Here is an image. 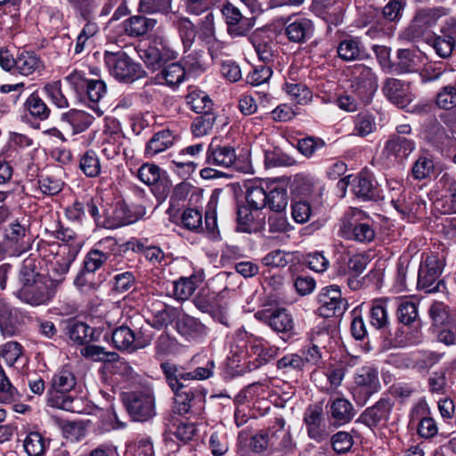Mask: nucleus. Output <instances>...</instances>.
<instances>
[{
    "label": "nucleus",
    "mask_w": 456,
    "mask_h": 456,
    "mask_svg": "<svg viewBox=\"0 0 456 456\" xmlns=\"http://www.w3.org/2000/svg\"><path fill=\"white\" fill-rule=\"evenodd\" d=\"M77 379L69 367L59 370L52 378L47 390V405L67 411H75L74 400L69 393L75 388Z\"/></svg>",
    "instance_id": "f257e3e1"
},
{
    "label": "nucleus",
    "mask_w": 456,
    "mask_h": 456,
    "mask_svg": "<svg viewBox=\"0 0 456 456\" xmlns=\"http://www.w3.org/2000/svg\"><path fill=\"white\" fill-rule=\"evenodd\" d=\"M38 251L48 264L49 271L53 273V275L63 278L71 263L75 260L78 253V248L77 245L57 241L42 242L38 247Z\"/></svg>",
    "instance_id": "f03ea898"
},
{
    "label": "nucleus",
    "mask_w": 456,
    "mask_h": 456,
    "mask_svg": "<svg viewBox=\"0 0 456 456\" xmlns=\"http://www.w3.org/2000/svg\"><path fill=\"white\" fill-rule=\"evenodd\" d=\"M445 266L444 257L438 254L422 255L418 272L417 287L427 293L444 292L446 285L440 279Z\"/></svg>",
    "instance_id": "7ed1b4c3"
},
{
    "label": "nucleus",
    "mask_w": 456,
    "mask_h": 456,
    "mask_svg": "<svg viewBox=\"0 0 456 456\" xmlns=\"http://www.w3.org/2000/svg\"><path fill=\"white\" fill-rule=\"evenodd\" d=\"M371 220L361 209L351 208L341 219L340 233L346 240L360 243L374 240L376 232Z\"/></svg>",
    "instance_id": "20e7f679"
},
{
    "label": "nucleus",
    "mask_w": 456,
    "mask_h": 456,
    "mask_svg": "<svg viewBox=\"0 0 456 456\" xmlns=\"http://www.w3.org/2000/svg\"><path fill=\"white\" fill-rule=\"evenodd\" d=\"M103 61L111 77L122 83H133L146 77L142 65L124 51L104 53Z\"/></svg>",
    "instance_id": "39448f33"
},
{
    "label": "nucleus",
    "mask_w": 456,
    "mask_h": 456,
    "mask_svg": "<svg viewBox=\"0 0 456 456\" xmlns=\"http://www.w3.org/2000/svg\"><path fill=\"white\" fill-rule=\"evenodd\" d=\"M63 278L53 275V278L37 280L36 282L21 285L15 297L22 303L31 306L48 305L56 294V287Z\"/></svg>",
    "instance_id": "423d86ee"
},
{
    "label": "nucleus",
    "mask_w": 456,
    "mask_h": 456,
    "mask_svg": "<svg viewBox=\"0 0 456 456\" xmlns=\"http://www.w3.org/2000/svg\"><path fill=\"white\" fill-rule=\"evenodd\" d=\"M419 300L411 296H401V334L405 346L419 344L421 340L420 320L418 318Z\"/></svg>",
    "instance_id": "0eeeda50"
},
{
    "label": "nucleus",
    "mask_w": 456,
    "mask_h": 456,
    "mask_svg": "<svg viewBox=\"0 0 456 456\" xmlns=\"http://www.w3.org/2000/svg\"><path fill=\"white\" fill-rule=\"evenodd\" d=\"M351 88L360 102L368 105L371 102L378 89V80L372 69L363 64L355 65L351 70Z\"/></svg>",
    "instance_id": "6e6552de"
},
{
    "label": "nucleus",
    "mask_w": 456,
    "mask_h": 456,
    "mask_svg": "<svg viewBox=\"0 0 456 456\" xmlns=\"http://www.w3.org/2000/svg\"><path fill=\"white\" fill-rule=\"evenodd\" d=\"M124 406L134 421L145 422L155 414V397L150 391H134L123 396Z\"/></svg>",
    "instance_id": "1a4fd4ad"
},
{
    "label": "nucleus",
    "mask_w": 456,
    "mask_h": 456,
    "mask_svg": "<svg viewBox=\"0 0 456 456\" xmlns=\"http://www.w3.org/2000/svg\"><path fill=\"white\" fill-rule=\"evenodd\" d=\"M319 307L317 312L323 318L340 317L346 311L348 304L342 297L337 285L325 287L318 295Z\"/></svg>",
    "instance_id": "9d476101"
},
{
    "label": "nucleus",
    "mask_w": 456,
    "mask_h": 456,
    "mask_svg": "<svg viewBox=\"0 0 456 456\" xmlns=\"http://www.w3.org/2000/svg\"><path fill=\"white\" fill-rule=\"evenodd\" d=\"M221 12L226 24L227 34L232 38L246 37L255 26L254 17L244 16L240 9L230 2L223 4Z\"/></svg>",
    "instance_id": "9b49d317"
},
{
    "label": "nucleus",
    "mask_w": 456,
    "mask_h": 456,
    "mask_svg": "<svg viewBox=\"0 0 456 456\" xmlns=\"http://www.w3.org/2000/svg\"><path fill=\"white\" fill-rule=\"evenodd\" d=\"M354 383L353 396L357 404L364 405L379 388L378 370L372 366L362 367L354 377Z\"/></svg>",
    "instance_id": "f8f14e48"
},
{
    "label": "nucleus",
    "mask_w": 456,
    "mask_h": 456,
    "mask_svg": "<svg viewBox=\"0 0 456 456\" xmlns=\"http://www.w3.org/2000/svg\"><path fill=\"white\" fill-rule=\"evenodd\" d=\"M282 417H276L271 427L270 456H289L296 452L289 428Z\"/></svg>",
    "instance_id": "ddd939ff"
},
{
    "label": "nucleus",
    "mask_w": 456,
    "mask_h": 456,
    "mask_svg": "<svg viewBox=\"0 0 456 456\" xmlns=\"http://www.w3.org/2000/svg\"><path fill=\"white\" fill-rule=\"evenodd\" d=\"M174 393L173 410L179 415L199 414L204 405V395L196 387H186Z\"/></svg>",
    "instance_id": "4468645a"
},
{
    "label": "nucleus",
    "mask_w": 456,
    "mask_h": 456,
    "mask_svg": "<svg viewBox=\"0 0 456 456\" xmlns=\"http://www.w3.org/2000/svg\"><path fill=\"white\" fill-rule=\"evenodd\" d=\"M303 420L310 439L316 443H322L329 439V427L325 421L322 406L314 404L307 407Z\"/></svg>",
    "instance_id": "2eb2a0df"
},
{
    "label": "nucleus",
    "mask_w": 456,
    "mask_h": 456,
    "mask_svg": "<svg viewBox=\"0 0 456 456\" xmlns=\"http://www.w3.org/2000/svg\"><path fill=\"white\" fill-rule=\"evenodd\" d=\"M237 231L245 233H256L264 230L265 216L262 211L239 204L236 210Z\"/></svg>",
    "instance_id": "dca6fc26"
},
{
    "label": "nucleus",
    "mask_w": 456,
    "mask_h": 456,
    "mask_svg": "<svg viewBox=\"0 0 456 456\" xmlns=\"http://www.w3.org/2000/svg\"><path fill=\"white\" fill-rule=\"evenodd\" d=\"M256 316L277 333L289 334L294 327L292 316L285 308H269Z\"/></svg>",
    "instance_id": "f3484780"
},
{
    "label": "nucleus",
    "mask_w": 456,
    "mask_h": 456,
    "mask_svg": "<svg viewBox=\"0 0 456 456\" xmlns=\"http://www.w3.org/2000/svg\"><path fill=\"white\" fill-rule=\"evenodd\" d=\"M399 314V297H380L371 303L370 311V323L377 329H385L388 324V311Z\"/></svg>",
    "instance_id": "a211bd4d"
},
{
    "label": "nucleus",
    "mask_w": 456,
    "mask_h": 456,
    "mask_svg": "<svg viewBox=\"0 0 456 456\" xmlns=\"http://www.w3.org/2000/svg\"><path fill=\"white\" fill-rule=\"evenodd\" d=\"M327 412L336 426L349 423L356 412L352 403L343 396L330 397L326 405Z\"/></svg>",
    "instance_id": "6ab92c4d"
},
{
    "label": "nucleus",
    "mask_w": 456,
    "mask_h": 456,
    "mask_svg": "<svg viewBox=\"0 0 456 456\" xmlns=\"http://www.w3.org/2000/svg\"><path fill=\"white\" fill-rule=\"evenodd\" d=\"M314 32V25L309 19L297 17L289 19L284 27V35L289 42L304 44L310 39Z\"/></svg>",
    "instance_id": "aec40b11"
},
{
    "label": "nucleus",
    "mask_w": 456,
    "mask_h": 456,
    "mask_svg": "<svg viewBox=\"0 0 456 456\" xmlns=\"http://www.w3.org/2000/svg\"><path fill=\"white\" fill-rule=\"evenodd\" d=\"M19 309L0 297V331L4 337L11 338L19 334Z\"/></svg>",
    "instance_id": "412c9836"
},
{
    "label": "nucleus",
    "mask_w": 456,
    "mask_h": 456,
    "mask_svg": "<svg viewBox=\"0 0 456 456\" xmlns=\"http://www.w3.org/2000/svg\"><path fill=\"white\" fill-rule=\"evenodd\" d=\"M392 410L388 399H380L375 405L367 408L360 416L359 420L370 428L383 426L387 423Z\"/></svg>",
    "instance_id": "4be33fe9"
},
{
    "label": "nucleus",
    "mask_w": 456,
    "mask_h": 456,
    "mask_svg": "<svg viewBox=\"0 0 456 456\" xmlns=\"http://www.w3.org/2000/svg\"><path fill=\"white\" fill-rule=\"evenodd\" d=\"M160 370H162L166 382L172 392L186 388V387H188L186 382L191 381L192 376L190 371H187L182 365L165 362L160 363Z\"/></svg>",
    "instance_id": "5701e85b"
},
{
    "label": "nucleus",
    "mask_w": 456,
    "mask_h": 456,
    "mask_svg": "<svg viewBox=\"0 0 456 456\" xmlns=\"http://www.w3.org/2000/svg\"><path fill=\"white\" fill-rule=\"evenodd\" d=\"M437 186L444 192L442 199L436 201L437 207L441 206L444 214L456 213V180L453 175L447 172L443 173Z\"/></svg>",
    "instance_id": "b1692460"
},
{
    "label": "nucleus",
    "mask_w": 456,
    "mask_h": 456,
    "mask_svg": "<svg viewBox=\"0 0 456 456\" xmlns=\"http://www.w3.org/2000/svg\"><path fill=\"white\" fill-rule=\"evenodd\" d=\"M258 59L264 63H271L273 61L275 44L271 35L264 29L255 30L248 37Z\"/></svg>",
    "instance_id": "393cba45"
},
{
    "label": "nucleus",
    "mask_w": 456,
    "mask_h": 456,
    "mask_svg": "<svg viewBox=\"0 0 456 456\" xmlns=\"http://www.w3.org/2000/svg\"><path fill=\"white\" fill-rule=\"evenodd\" d=\"M236 160L235 149L229 145H216L211 142L206 153V164L220 167H230Z\"/></svg>",
    "instance_id": "a878e982"
},
{
    "label": "nucleus",
    "mask_w": 456,
    "mask_h": 456,
    "mask_svg": "<svg viewBox=\"0 0 456 456\" xmlns=\"http://www.w3.org/2000/svg\"><path fill=\"white\" fill-rule=\"evenodd\" d=\"M177 332L187 340H196L207 335L206 326L197 318L187 314H179L175 322Z\"/></svg>",
    "instance_id": "bb28decb"
},
{
    "label": "nucleus",
    "mask_w": 456,
    "mask_h": 456,
    "mask_svg": "<svg viewBox=\"0 0 456 456\" xmlns=\"http://www.w3.org/2000/svg\"><path fill=\"white\" fill-rule=\"evenodd\" d=\"M113 346L119 351L133 352L142 348L145 344L136 338L134 330L126 325L115 328L111 333Z\"/></svg>",
    "instance_id": "cd10ccee"
},
{
    "label": "nucleus",
    "mask_w": 456,
    "mask_h": 456,
    "mask_svg": "<svg viewBox=\"0 0 456 456\" xmlns=\"http://www.w3.org/2000/svg\"><path fill=\"white\" fill-rule=\"evenodd\" d=\"M28 221L22 218L21 220H14L12 222L4 232V239L10 241L22 252L28 249L29 246V234Z\"/></svg>",
    "instance_id": "c85d7f7f"
},
{
    "label": "nucleus",
    "mask_w": 456,
    "mask_h": 456,
    "mask_svg": "<svg viewBox=\"0 0 456 456\" xmlns=\"http://www.w3.org/2000/svg\"><path fill=\"white\" fill-rule=\"evenodd\" d=\"M44 68V61L36 53L25 50L18 52L14 73L28 77L39 74Z\"/></svg>",
    "instance_id": "c756f323"
},
{
    "label": "nucleus",
    "mask_w": 456,
    "mask_h": 456,
    "mask_svg": "<svg viewBox=\"0 0 456 456\" xmlns=\"http://www.w3.org/2000/svg\"><path fill=\"white\" fill-rule=\"evenodd\" d=\"M107 94V86L102 79H89L85 92L79 97L81 101H88L89 107L98 115L102 116L103 111L99 107V102Z\"/></svg>",
    "instance_id": "7c9ffc66"
},
{
    "label": "nucleus",
    "mask_w": 456,
    "mask_h": 456,
    "mask_svg": "<svg viewBox=\"0 0 456 456\" xmlns=\"http://www.w3.org/2000/svg\"><path fill=\"white\" fill-rule=\"evenodd\" d=\"M26 117L37 121H45L51 116V109L37 90L30 94L23 104Z\"/></svg>",
    "instance_id": "2f4dec72"
},
{
    "label": "nucleus",
    "mask_w": 456,
    "mask_h": 456,
    "mask_svg": "<svg viewBox=\"0 0 456 456\" xmlns=\"http://www.w3.org/2000/svg\"><path fill=\"white\" fill-rule=\"evenodd\" d=\"M111 205L104 204L101 198H93L86 203V211L94 218L97 227L113 229Z\"/></svg>",
    "instance_id": "473e14b6"
},
{
    "label": "nucleus",
    "mask_w": 456,
    "mask_h": 456,
    "mask_svg": "<svg viewBox=\"0 0 456 456\" xmlns=\"http://www.w3.org/2000/svg\"><path fill=\"white\" fill-rule=\"evenodd\" d=\"M338 56L345 61L362 60L366 56L365 47L360 37H348L337 46Z\"/></svg>",
    "instance_id": "72a5a7b5"
},
{
    "label": "nucleus",
    "mask_w": 456,
    "mask_h": 456,
    "mask_svg": "<svg viewBox=\"0 0 456 456\" xmlns=\"http://www.w3.org/2000/svg\"><path fill=\"white\" fill-rule=\"evenodd\" d=\"M175 135L170 129H162L156 132L148 141L144 150L146 158H153L173 146Z\"/></svg>",
    "instance_id": "f704fd0d"
},
{
    "label": "nucleus",
    "mask_w": 456,
    "mask_h": 456,
    "mask_svg": "<svg viewBox=\"0 0 456 456\" xmlns=\"http://www.w3.org/2000/svg\"><path fill=\"white\" fill-rule=\"evenodd\" d=\"M126 136L121 131L106 132L102 143V153L109 160H115L126 149L123 148Z\"/></svg>",
    "instance_id": "c9c22d12"
},
{
    "label": "nucleus",
    "mask_w": 456,
    "mask_h": 456,
    "mask_svg": "<svg viewBox=\"0 0 456 456\" xmlns=\"http://www.w3.org/2000/svg\"><path fill=\"white\" fill-rule=\"evenodd\" d=\"M289 201L288 191L284 184L277 182L267 183L266 206L273 212H283Z\"/></svg>",
    "instance_id": "e433bc0d"
},
{
    "label": "nucleus",
    "mask_w": 456,
    "mask_h": 456,
    "mask_svg": "<svg viewBox=\"0 0 456 456\" xmlns=\"http://www.w3.org/2000/svg\"><path fill=\"white\" fill-rule=\"evenodd\" d=\"M156 24L157 20L155 19L134 15L124 20L122 22V28L126 35L132 37H138L152 30Z\"/></svg>",
    "instance_id": "4c0bfd02"
},
{
    "label": "nucleus",
    "mask_w": 456,
    "mask_h": 456,
    "mask_svg": "<svg viewBox=\"0 0 456 456\" xmlns=\"http://www.w3.org/2000/svg\"><path fill=\"white\" fill-rule=\"evenodd\" d=\"M353 191L363 200H373L379 197V189L367 173H360L353 178Z\"/></svg>",
    "instance_id": "58836bf2"
},
{
    "label": "nucleus",
    "mask_w": 456,
    "mask_h": 456,
    "mask_svg": "<svg viewBox=\"0 0 456 456\" xmlns=\"http://www.w3.org/2000/svg\"><path fill=\"white\" fill-rule=\"evenodd\" d=\"M61 120L71 126L73 134H80L89 128L94 118L84 110L73 109L62 113Z\"/></svg>",
    "instance_id": "ea45409f"
},
{
    "label": "nucleus",
    "mask_w": 456,
    "mask_h": 456,
    "mask_svg": "<svg viewBox=\"0 0 456 456\" xmlns=\"http://www.w3.org/2000/svg\"><path fill=\"white\" fill-rule=\"evenodd\" d=\"M40 260L31 256L23 260L19 273L20 286L28 284V282H36L37 280L49 278L40 272Z\"/></svg>",
    "instance_id": "a19ab883"
},
{
    "label": "nucleus",
    "mask_w": 456,
    "mask_h": 456,
    "mask_svg": "<svg viewBox=\"0 0 456 456\" xmlns=\"http://www.w3.org/2000/svg\"><path fill=\"white\" fill-rule=\"evenodd\" d=\"M173 27L177 30L184 50L190 49L196 38V28L190 18L176 15L172 20Z\"/></svg>",
    "instance_id": "79ce46f5"
},
{
    "label": "nucleus",
    "mask_w": 456,
    "mask_h": 456,
    "mask_svg": "<svg viewBox=\"0 0 456 456\" xmlns=\"http://www.w3.org/2000/svg\"><path fill=\"white\" fill-rule=\"evenodd\" d=\"M79 170L88 178L98 177L102 173V165L97 152L86 150L79 156Z\"/></svg>",
    "instance_id": "37998d69"
},
{
    "label": "nucleus",
    "mask_w": 456,
    "mask_h": 456,
    "mask_svg": "<svg viewBox=\"0 0 456 456\" xmlns=\"http://www.w3.org/2000/svg\"><path fill=\"white\" fill-rule=\"evenodd\" d=\"M282 89L289 99L297 104L306 105L313 100V93L305 84L295 81L286 82Z\"/></svg>",
    "instance_id": "c03bdc74"
},
{
    "label": "nucleus",
    "mask_w": 456,
    "mask_h": 456,
    "mask_svg": "<svg viewBox=\"0 0 456 456\" xmlns=\"http://www.w3.org/2000/svg\"><path fill=\"white\" fill-rule=\"evenodd\" d=\"M414 78H410L406 75L404 77L401 78V109H405L407 112H415L417 110V106L414 105L412 107L410 106L413 99L415 98L414 94V84L417 82L422 81V77L420 74L415 73Z\"/></svg>",
    "instance_id": "a18cd8bd"
},
{
    "label": "nucleus",
    "mask_w": 456,
    "mask_h": 456,
    "mask_svg": "<svg viewBox=\"0 0 456 456\" xmlns=\"http://www.w3.org/2000/svg\"><path fill=\"white\" fill-rule=\"evenodd\" d=\"M186 104L198 114L212 111L213 102L208 94L201 90L192 89L185 96Z\"/></svg>",
    "instance_id": "49530a36"
},
{
    "label": "nucleus",
    "mask_w": 456,
    "mask_h": 456,
    "mask_svg": "<svg viewBox=\"0 0 456 456\" xmlns=\"http://www.w3.org/2000/svg\"><path fill=\"white\" fill-rule=\"evenodd\" d=\"M201 280L197 275L181 277L173 283V293L177 300L188 299L196 290Z\"/></svg>",
    "instance_id": "de8ad7c7"
},
{
    "label": "nucleus",
    "mask_w": 456,
    "mask_h": 456,
    "mask_svg": "<svg viewBox=\"0 0 456 456\" xmlns=\"http://www.w3.org/2000/svg\"><path fill=\"white\" fill-rule=\"evenodd\" d=\"M95 247V249L100 251V253H102L103 256L108 260V263L113 268V270H119L117 265L118 264V254L120 251V248L115 238L105 237L100 240L96 243ZM120 269L122 268L120 267Z\"/></svg>",
    "instance_id": "09e8293b"
},
{
    "label": "nucleus",
    "mask_w": 456,
    "mask_h": 456,
    "mask_svg": "<svg viewBox=\"0 0 456 456\" xmlns=\"http://www.w3.org/2000/svg\"><path fill=\"white\" fill-rule=\"evenodd\" d=\"M66 330L69 338L77 345H86L92 338V328L83 322H69Z\"/></svg>",
    "instance_id": "8fccbe9b"
},
{
    "label": "nucleus",
    "mask_w": 456,
    "mask_h": 456,
    "mask_svg": "<svg viewBox=\"0 0 456 456\" xmlns=\"http://www.w3.org/2000/svg\"><path fill=\"white\" fill-rule=\"evenodd\" d=\"M346 12V4L343 0L332 2L331 6L317 14L328 25V31H331V27H338L343 23Z\"/></svg>",
    "instance_id": "3c124183"
},
{
    "label": "nucleus",
    "mask_w": 456,
    "mask_h": 456,
    "mask_svg": "<svg viewBox=\"0 0 456 456\" xmlns=\"http://www.w3.org/2000/svg\"><path fill=\"white\" fill-rule=\"evenodd\" d=\"M159 308L152 314L151 326L157 330L167 327L179 317L178 310L170 305L159 303Z\"/></svg>",
    "instance_id": "603ef678"
},
{
    "label": "nucleus",
    "mask_w": 456,
    "mask_h": 456,
    "mask_svg": "<svg viewBox=\"0 0 456 456\" xmlns=\"http://www.w3.org/2000/svg\"><path fill=\"white\" fill-rule=\"evenodd\" d=\"M185 77V69L178 62L170 63L163 68L161 72L157 75L156 79L169 86H176L183 81Z\"/></svg>",
    "instance_id": "864d4df0"
},
{
    "label": "nucleus",
    "mask_w": 456,
    "mask_h": 456,
    "mask_svg": "<svg viewBox=\"0 0 456 456\" xmlns=\"http://www.w3.org/2000/svg\"><path fill=\"white\" fill-rule=\"evenodd\" d=\"M216 120V113L212 111L200 114L191 125V130L194 136L201 137L211 132Z\"/></svg>",
    "instance_id": "5fc2aeb1"
},
{
    "label": "nucleus",
    "mask_w": 456,
    "mask_h": 456,
    "mask_svg": "<svg viewBox=\"0 0 456 456\" xmlns=\"http://www.w3.org/2000/svg\"><path fill=\"white\" fill-rule=\"evenodd\" d=\"M24 348L17 341H8L0 346V357L9 367L15 366L22 358Z\"/></svg>",
    "instance_id": "6e6d98bb"
},
{
    "label": "nucleus",
    "mask_w": 456,
    "mask_h": 456,
    "mask_svg": "<svg viewBox=\"0 0 456 456\" xmlns=\"http://www.w3.org/2000/svg\"><path fill=\"white\" fill-rule=\"evenodd\" d=\"M267 185H250L246 191V204L262 211L266 207Z\"/></svg>",
    "instance_id": "4d7b16f0"
},
{
    "label": "nucleus",
    "mask_w": 456,
    "mask_h": 456,
    "mask_svg": "<svg viewBox=\"0 0 456 456\" xmlns=\"http://www.w3.org/2000/svg\"><path fill=\"white\" fill-rule=\"evenodd\" d=\"M42 92L57 108H69V100L62 93L61 81H54L45 84L42 88Z\"/></svg>",
    "instance_id": "13d9d810"
},
{
    "label": "nucleus",
    "mask_w": 456,
    "mask_h": 456,
    "mask_svg": "<svg viewBox=\"0 0 456 456\" xmlns=\"http://www.w3.org/2000/svg\"><path fill=\"white\" fill-rule=\"evenodd\" d=\"M271 444V427L267 429L261 430L253 436L249 441L251 451L261 456H270Z\"/></svg>",
    "instance_id": "bf43d9fd"
},
{
    "label": "nucleus",
    "mask_w": 456,
    "mask_h": 456,
    "mask_svg": "<svg viewBox=\"0 0 456 456\" xmlns=\"http://www.w3.org/2000/svg\"><path fill=\"white\" fill-rule=\"evenodd\" d=\"M64 183L54 175L41 174L37 177L40 191L47 196H54L62 191Z\"/></svg>",
    "instance_id": "052dcab7"
},
{
    "label": "nucleus",
    "mask_w": 456,
    "mask_h": 456,
    "mask_svg": "<svg viewBox=\"0 0 456 456\" xmlns=\"http://www.w3.org/2000/svg\"><path fill=\"white\" fill-rule=\"evenodd\" d=\"M115 7L117 8L113 12L110 21L118 20L129 13L126 0H103L99 16H108Z\"/></svg>",
    "instance_id": "680f3d73"
},
{
    "label": "nucleus",
    "mask_w": 456,
    "mask_h": 456,
    "mask_svg": "<svg viewBox=\"0 0 456 456\" xmlns=\"http://www.w3.org/2000/svg\"><path fill=\"white\" fill-rule=\"evenodd\" d=\"M173 0H140L138 9L141 12L167 15L172 12Z\"/></svg>",
    "instance_id": "e2e57ef3"
},
{
    "label": "nucleus",
    "mask_w": 456,
    "mask_h": 456,
    "mask_svg": "<svg viewBox=\"0 0 456 456\" xmlns=\"http://www.w3.org/2000/svg\"><path fill=\"white\" fill-rule=\"evenodd\" d=\"M398 158L399 137L394 134L385 143L381 153V160L385 166L390 167H395L398 163Z\"/></svg>",
    "instance_id": "0e129e2a"
},
{
    "label": "nucleus",
    "mask_w": 456,
    "mask_h": 456,
    "mask_svg": "<svg viewBox=\"0 0 456 456\" xmlns=\"http://www.w3.org/2000/svg\"><path fill=\"white\" fill-rule=\"evenodd\" d=\"M82 354L87 358L98 362H118L119 355L115 352H108L104 347L89 345L82 349Z\"/></svg>",
    "instance_id": "69168bd1"
},
{
    "label": "nucleus",
    "mask_w": 456,
    "mask_h": 456,
    "mask_svg": "<svg viewBox=\"0 0 456 456\" xmlns=\"http://www.w3.org/2000/svg\"><path fill=\"white\" fill-rule=\"evenodd\" d=\"M23 446L29 456H41L45 449V440L38 432H30L27 435Z\"/></svg>",
    "instance_id": "338daca9"
},
{
    "label": "nucleus",
    "mask_w": 456,
    "mask_h": 456,
    "mask_svg": "<svg viewBox=\"0 0 456 456\" xmlns=\"http://www.w3.org/2000/svg\"><path fill=\"white\" fill-rule=\"evenodd\" d=\"M112 281L113 291L118 294H123L134 289L136 278L134 272L126 271L114 275Z\"/></svg>",
    "instance_id": "774afa93"
}]
</instances>
